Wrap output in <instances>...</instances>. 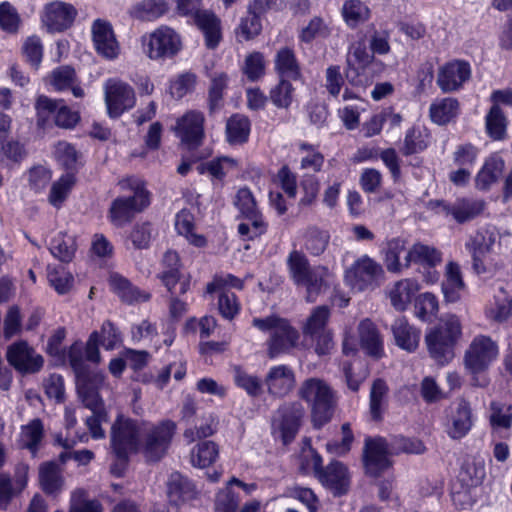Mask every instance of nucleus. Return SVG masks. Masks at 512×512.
Listing matches in <instances>:
<instances>
[{"instance_id":"nucleus-1","label":"nucleus","mask_w":512,"mask_h":512,"mask_svg":"<svg viewBox=\"0 0 512 512\" xmlns=\"http://www.w3.org/2000/svg\"><path fill=\"white\" fill-rule=\"evenodd\" d=\"M301 399L311 404L313 426L320 429L329 423L337 407V398L330 386L321 379H306L299 388Z\"/></svg>"},{"instance_id":"nucleus-2","label":"nucleus","mask_w":512,"mask_h":512,"mask_svg":"<svg viewBox=\"0 0 512 512\" xmlns=\"http://www.w3.org/2000/svg\"><path fill=\"white\" fill-rule=\"evenodd\" d=\"M290 270L298 288L305 290V300L309 303L317 301L331 284V275L325 267L311 268L304 254L294 251L290 253Z\"/></svg>"},{"instance_id":"nucleus-3","label":"nucleus","mask_w":512,"mask_h":512,"mask_svg":"<svg viewBox=\"0 0 512 512\" xmlns=\"http://www.w3.org/2000/svg\"><path fill=\"white\" fill-rule=\"evenodd\" d=\"M461 336V324L456 315H447L425 335L429 355L444 365L454 358V348Z\"/></svg>"},{"instance_id":"nucleus-4","label":"nucleus","mask_w":512,"mask_h":512,"mask_svg":"<svg viewBox=\"0 0 512 512\" xmlns=\"http://www.w3.org/2000/svg\"><path fill=\"white\" fill-rule=\"evenodd\" d=\"M498 356L497 344L487 336L479 335L470 343L464 355L465 369L472 375L474 386L486 387L488 379L485 373Z\"/></svg>"},{"instance_id":"nucleus-5","label":"nucleus","mask_w":512,"mask_h":512,"mask_svg":"<svg viewBox=\"0 0 512 512\" xmlns=\"http://www.w3.org/2000/svg\"><path fill=\"white\" fill-rule=\"evenodd\" d=\"M142 52L153 61L173 58L182 49L180 35L171 27L161 25L140 38Z\"/></svg>"},{"instance_id":"nucleus-6","label":"nucleus","mask_w":512,"mask_h":512,"mask_svg":"<svg viewBox=\"0 0 512 512\" xmlns=\"http://www.w3.org/2000/svg\"><path fill=\"white\" fill-rule=\"evenodd\" d=\"M175 431L176 423L171 420L143 425L138 451L149 461L160 460L167 453Z\"/></svg>"},{"instance_id":"nucleus-7","label":"nucleus","mask_w":512,"mask_h":512,"mask_svg":"<svg viewBox=\"0 0 512 512\" xmlns=\"http://www.w3.org/2000/svg\"><path fill=\"white\" fill-rule=\"evenodd\" d=\"M142 428L131 418L118 414L110 432L111 448L118 460L125 462L131 453L139 450Z\"/></svg>"},{"instance_id":"nucleus-8","label":"nucleus","mask_w":512,"mask_h":512,"mask_svg":"<svg viewBox=\"0 0 512 512\" xmlns=\"http://www.w3.org/2000/svg\"><path fill=\"white\" fill-rule=\"evenodd\" d=\"M37 123L44 127L53 118L56 126L64 129H72L80 120L79 113L68 107L64 100H55L45 95L37 97L35 102Z\"/></svg>"},{"instance_id":"nucleus-9","label":"nucleus","mask_w":512,"mask_h":512,"mask_svg":"<svg viewBox=\"0 0 512 512\" xmlns=\"http://www.w3.org/2000/svg\"><path fill=\"white\" fill-rule=\"evenodd\" d=\"M134 195L118 198L110 208V218L115 222H130L136 213L141 212L150 203L149 192L139 180H129Z\"/></svg>"},{"instance_id":"nucleus-10","label":"nucleus","mask_w":512,"mask_h":512,"mask_svg":"<svg viewBox=\"0 0 512 512\" xmlns=\"http://www.w3.org/2000/svg\"><path fill=\"white\" fill-rule=\"evenodd\" d=\"M252 325L261 332L269 333L267 341V353L269 358L274 359L284 354L288 343V321L276 315L265 318L255 317Z\"/></svg>"},{"instance_id":"nucleus-11","label":"nucleus","mask_w":512,"mask_h":512,"mask_svg":"<svg viewBox=\"0 0 512 512\" xmlns=\"http://www.w3.org/2000/svg\"><path fill=\"white\" fill-rule=\"evenodd\" d=\"M105 103L110 117L117 118L136 103L135 92L126 82L111 78L104 84Z\"/></svg>"},{"instance_id":"nucleus-12","label":"nucleus","mask_w":512,"mask_h":512,"mask_svg":"<svg viewBox=\"0 0 512 512\" xmlns=\"http://www.w3.org/2000/svg\"><path fill=\"white\" fill-rule=\"evenodd\" d=\"M8 363L21 374L38 373L44 365V358L27 341L19 340L7 347Z\"/></svg>"},{"instance_id":"nucleus-13","label":"nucleus","mask_w":512,"mask_h":512,"mask_svg":"<svg viewBox=\"0 0 512 512\" xmlns=\"http://www.w3.org/2000/svg\"><path fill=\"white\" fill-rule=\"evenodd\" d=\"M181 261L176 251L168 250L161 260V271L158 279L166 287L170 294L174 293L176 285L180 284V294H185L191 285L190 275L181 272Z\"/></svg>"},{"instance_id":"nucleus-14","label":"nucleus","mask_w":512,"mask_h":512,"mask_svg":"<svg viewBox=\"0 0 512 512\" xmlns=\"http://www.w3.org/2000/svg\"><path fill=\"white\" fill-rule=\"evenodd\" d=\"M390 454H393L390 450V442L385 438H367L363 449V462L366 473L372 477H377L390 466L388 459Z\"/></svg>"},{"instance_id":"nucleus-15","label":"nucleus","mask_w":512,"mask_h":512,"mask_svg":"<svg viewBox=\"0 0 512 512\" xmlns=\"http://www.w3.org/2000/svg\"><path fill=\"white\" fill-rule=\"evenodd\" d=\"M204 114L197 110L184 113L173 128L177 137L190 148L201 145L204 138Z\"/></svg>"},{"instance_id":"nucleus-16","label":"nucleus","mask_w":512,"mask_h":512,"mask_svg":"<svg viewBox=\"0 0 512 512\" xmlns=\"http://www.w3.org/2000/svg\"><path fill=\"white\" fill-rule=\"evenodd\" d=\"M471 77L470 64L464 60H452L440 66L437 85L444 93H450L463 87Z\"/></svg>"},{"instance_id":"nucleus-17","label":"nucleus","mask_w":512,"mask_h":512,"mask_svg":"<svg viewBox=\"0 0 512 512\" xmlns=\"http://www.w3.org/2000/svg\"><path fill=\"white\" fill-rule=\"evenodd\" d=\"M381 273L382 269L377 263L364 257L347 270L345 280L352 290L361 292L373 288Z\"/></svg>"},{"instance_id":"nucleus-18","label":"nucleus","mask_w":512,"mask_h":512,"mask_svg":"<svg viewBox=\"0 0 512 512\" xmlns=\"http://www.w3.org/2000/svg\"><path fill=\"white\" fill-rule=\"evenodd\" d=\"M374 60V55L368 51L364 42L353 43L347 55L345 77L353 86H363L365 80L363 71Z\"/></svg>"},{"instance_id":"nucleus-19","label":"nucleus","mask_w":512,"mask_h":512,"mask_svg":"<svg viewBox=\"0 0 512 512\" xmlns=\"http://www.w3.org/2000/svg\"><path fill=\"white\" fill-rule=\"evenodd\" d=\"M92 38L95 50L105 59H116L120 53V46L116 40L112 25L101 19L92 25Z\"/></svg>"},{"instance_id":"nucleus-20","label":"nucleus","mask_w":512,"mask_h":512,"mask_svg":"<svg viewBox=\"0 0 512 512\" xmlns=\"http://www.w3.org/2000/svg\"><path fill=\"white\" fill-rule=\"evenodd\" d=\"M77 10L69 3L54 1L45 6L42 21L51 32L69 28L75 20Z\"/></svg>"},{"instance_id":"nucleus-21","label":"nucleus","mask_w":512,"mask_h":512,"mask_svg":"<svg viewBox=\"0 0 512 512\" xmlns=\"http://www.w3.org/2000/svg\"><path fill=\"white\" fill-rule=\"evenodd\" d=\"M320 482L329 489L334 496L345 495L350 488V475L347 467L334 461L318 472Z\"/></svg>"},{"instance_id":"nucleus-22","label":"nucleus","mask_w":512,"mask_h":512,"mask_svg":"<svg viewBox=\"0 0 512 512\" xmlns=\"http://www.w3.org/2000/svg\"><path fill=\"white\" fill-rule=\"evenodd\" d=\"M494 230V228L489 229L488 227H482L477 231L476 235L472 237L471 241L466 244L467 248L472 253L473 269L477 274L486 271L483 258L496 241L497 234Z\"/></svg>"},{"instance_id":"nucleus-23","label":"nucleus","mask_w":512,"mask_h":512,"mask_svg":"<svg viewBox=\"0 0 512 512\" xmlns=\"http://www.w3.org/2000/svg\"><path fill=\"white\" fill-rule=\"evenodd\" d=\"M437 206L438 213L451 214L457 222H465L481 214L485 208V202L483 200L461 198L457 199L452 205L441 201L437 202Z\"/></svg>"},{"instance_id":"nucleus-24","label":"nucleus","mask_w":512,"mask_h":512,"mask_svg":"<svg viewBox=\"0 0 512 512\" xmlns=\"http://www.w3.org/2000/svg\"><path fill=\"white\" fill-rule=\"evenodd\" d=\"M275 72L278 82L270 90V99L277 107L288 106V48H282L276 56Z\"/></svg>"},{"instance_id":"nucleus-25","label":"nucleus","mask_w":512,"mask_h":512,"mask_svg":"<svg viewBox=\"0 0 512 512\" xmlns=\"http://www.w3.org/2000/svg\"><path fill=\"white\" fill-rule=\"evenodd\" d=\"M358 333L361 347L366 353L376 359L383 356V339L376 325L370 319L359 323Z\"/></svg>"},{"instance_id":"nucleus-26","label":"nucleus","mask_w":512,"mask_h":512,"mask_svg":"<svg viewBox=\"0 0 512 512\" xmlns=\"http://www.w3.org/2000/svg\"><path fill=\"white\" fill-rule=\"evenodd\" d=\"M472 427V411L470 404L460 399L457 407L451 416V425L447 429L448 435L452 439L463 438Z\"/></svg>"},{"instance_id":"nucleus-27","label":"nucleus","mask_w":512,"mask_h":512,"mask_svg":"<svg viewBox=\"0 0 512 512\" xmlns=\"http://www.w3.org/2000/svg\"><path fill=\"white\" fill-rule=\"evenodd\" d=\"M391 329L397 346L408 352L416 350L419 345L420 331L410 325L404 317L397 318Z\"/></svg>"},{"instance_id":"nucleus-28","label":"nucleus","mask_w":512,"mask_h":512,"mask_svg":"<svg viewBox=\"0 0 512 512\" xmlns=\"http://www.w3.org/2000/svg\"><path fill=\"white\" fill-rule=\"evenodd\" d=\"M195 22L205 37V44L209 49H214L221 41V22L212 12L203 10L196 14Z\"/></svg>"},{"instance_id":"nucleus-29","label":"nucleus","mask_w":512,"mask_h":512,"mask_svg":"<svg viewBox=\"0 0 512 512\" xmlns=\"http://www.w3.org/2000/svg\"><path fill=\"white\" fill-rule=\"evenodd\" d=\"M168 11L169 5L165 0H141L131 6L128 14L136 20L154 21Z\"/></svg>"},{"instance_id":"nucleus-30","label":"nucleus","mask_w":512,"mask_h":512,"mask_svg":"<svg viewBox=\"0 0 512 512\" xmlns=\"http://www.w3.org/2000/svg\"><path fill=\"white\" fill-rule=\"evenodd\" d=\"M39 484L48 495H58L64 488V478L54 462L42 463L39 467Z\"/></svg>"},{"instance_id":"nucleus-31","label":"nucleus","mask_w":512,"mask_h":512,"mask_svg":"<svg viewBox=\"0 0 512 512\" xmlns=\"http://www.w3.org/2000/svg\"><path fill=\"white\" fill-rule=\"evenodd\" d=\"M108 282L110 289L127 303L143 302L150 298L148 293L139 291L125 277L118 273H111Z\"/></svg>"},{"instance_id":"nucleus-32","label":"nucleus","mask_w":512,"mask_h":512,"mask_svg":"<svg viewBox=\"0 0 512 512\" xmlns=\"http://www.w3.org/2000/svg\"><path fill=\"white\" fill-rule=\"evenodd\" d=\"M167 497L171 505L177 506L194 497L192 484L179 473L170 475L167 482Z\"/></svg>"},{"instance_id":"nucleus-33","label":"nucleus","mask_w":512,"mask_h":512,"mask_svg":"<svg viewBox=\"0 0 512 512\" xmlns=\"http://www.w3.org/2000/svg\"><path fill=\"white\" fill-rule=\"evenodd\" d=\"M418 290L419 284L415 280L403 279L396 282L389 293L392 306L398 311H404Z\"/></svg>"},{"instance_id":"nucleus-34","label":"nucleus","mask_w":512,"mask_h":512,"mask_svg":"<svg viewBox=\"0 0 512 512\" xmlns=\"http://www.w3.org/2000/svg\"><path fill=\"white\" fill-rule=\"evenodd\" d=\"M44 435V427L39 419H33L21 427L18 443L22 448L28 449L33 456L36 455Z\"/></svg>"},{"instance_id":"nucleus-35","label":"nucleus","mask_w":512,"mask_h":512,"mask_svg":"<svg viewBox=\"0 0 512 512\" xmlns=\"http://www.w3.org/2000/svg\"><path fill=\"white\" fill-rule=\"evenodd\" d=\"M84 346L81 342H75L68 351L69 363L76 374L77 391L86 395L88 378L85 375Z\"/></svg>"},{"instance_id":"nucleus-36","label":"nucleus","mask_w":512,"mask_h":512,"mask_svg":"<svg viewBox=\"0 0 512 512\" xmlns=\"http://www.w3.org/2000/svg\"><path fill=\"white\" fill-rule=\"evenodd\" d=\"M442 261V254L433 247L415 244L407 252L405 256V267H408L411 262L418 263L423 267L426 266H437Z\"/></svg>"},{"instance_id":"nucleus-37","label":"nucleus","mask_w":512,"mask_h":512,"mask_svg":"<svg viewBox=\"0 0 512 512\" xmlns=\"http://www.w3.org/2000/svg\"><path fill=\"white\" fill-rule=\"evenodd\" d=\"M219 456V447L213 441H203L196 444L190 454L191 464L198 468L211 466Z\"/></svg>"},{"instance_id":"nucleus-38","label":"nucleus","mask_w":512,"mask_h":512,"mask_svg":"<svg viewBox=\"0 0 512 512\" xmlns=\"http://www.w3.org/2000/svg\"><path fill=\"white\" fill-rule=\"evenodd\" d=\"M234 204L242 216L252 222L251 224H261V215L250 189L240 188L236 193Z\"/></svg>"},{"instance_id":"nucleus-39","label":"nucleus","mask_w":512,"mask_h":512,"mask_svg":"<svg viewBox=\"0 0 512 512\" xmlns=\"http://www.w3.org/2000/svg\"><path fill=\"white\" fill-rule=\"evenodd\" d=\"M441 287L446 301L456 302L459 299V291L464 288V282L456 263L450 262L447 265L445 280Z\"/></svg>"},{"instance_id":"nucleus-40","label":"nucleus","mask_w":512,"mask_h":512,"mask_svg":"<svg viewBox=\"0 0 512 512\" xmlns=\"http://www.w3.org/2000/svg\"><path fill=\"white\" fill-rule=\"evenodd\" d=\"M459 103L455 98H443L434 101L429 109L431 120L444 125L458 114Z\"/></svg>"},{"instance_id":"nucleus-41","label":"nucleus","mask_w":512,"mask_h":512,"mask_svg":"<svg viewBox=\"0 0 512 512\" xmlns=\"http://www.w3.org/2000/svg\"><path fill=\"white\" fill-rule=\"evenodd\" d=\"M85 375L88 378L86 395L80 391H78V394L86 407L89 409H95L102 404L98 390L104 386L105 377L101 372H89L87 367L85 368Z\"/></svg>"},{"instance_id":"nucleus-42","label":"nucleus","mask_w":512,"mask_h":512,"mask_svg":"<svg viewBox=\"0 0 512 512\" xmlns=\"http://www.w3.org/2000/svg\"><path fill=\"white\" fill-rule=\"evenodd\" d=\"M280 189L285 193L288 192V167L286 165H284L274 177L269 192L271 206L276 209L278 214H283L286 211V201Z\"/></svg>"},{"instance_id":"nucleus-43","label":"nucleus","mask_w":512,"mask_h":512,"mask_svg":"<svg viewBox=\"0 0 512 512\" xmlns=\"http://www.w3.org/2000/svg\"><path fill=\"white\" fill-rule=\"evenodd\" d=\"M503 166L504 162L500 158L491 157L487 159L476 176V187L480 190H487L491 184L497 181L503 170Z\"/></svg>"},{"instance_id":"nucleus-44","label":"nucleus","mask_w":512,"mask_h":512,"mask_svg":"<svg viewBox=\"0 0 512 512\" xmlns=\"http://www.w3.org/2000/svg\"><path fill=\"white\" fill-rule=\"evenodd\" d=\"M250 133V122L243 115H233L226 123L227 140L231 144H240L247 141Z\"/></svg>"},{"instance_id":"nucleus-45","label":"nucleus","mask_w":512,"mask_h":512,"mask_svg":"<svg viewBox=\"0 0 512 512\" xmlns=\"http://www.w3.org/2000/svg\"><path fill=\"white\" fill-rule=\"evenodd\" d=\"M486 132L493 140H503L506 137L507 119L499 107L493 105L485 118Z\"/></svg>"},{"instance_id":"nucleus-46","label":"nucleus","mask_w":512,"mask_h":512,"mask_svg":"<svg viewBox=\"0 0 512 512\" xmlns=\"http://www.w3.org/2000/svg\"><path fill=\"white\" fill-rule=\"evenodd\" d=\"M298 462V469L301 473H308L314 471L317 475L321 467L320 455L311 447V440L309 438L303 439L300 454L296 458Z\"/></svg>"},{"instance_id":"nucleus-47","label":"nucleus","mask_w":512,"mask_h":512,"mask_svg":"<svg viewBox=\"0 0 512 512\" xmlns=\"http://www.w3.org/2000/svg\"><path fill=\"white\" fill-rule=\"evenodd\" d=\"M261 31L262 23L260 16L247 9L246 15L240 19L239 25L235 30L237 40L239 42L250 41L257 37Z\"/></svg>"},{"instance_id":"nucleus-48","label":"nucleus","mask_w":512,"mask_h":512,"mask_svg":"<svg viewBox=\"0 0 512 512\" xmlns=\"http://www.w3.org/2000/svg\"><path fill=\"white\" fill-rule=\"evenodd\" d=\"M49 284L58 294H66L73 286L74 278L64 266H49L47 270Z\"/></svg>"},{"instance_id":"nucleus-49","label":"nucleus","mask_w":512,"mask_h":512,"mask_svg":"<svg viewBox=\"0 0 512 512\" xmlns=\"http://www.w3.org/2000/svg\"><path fill=\"white\" fill-rule=\"evenodd\" d=\"M49 249L55 258L70 261L75 252V242L72 236L58 232L50 241Z\"/></svg>"},{"instance_id":"nucleus-50","label":"nucleus","mask_w":512,"mask_h":512,"mask_svg":"<svg viewBox=\"0 0 512 512\" xmlns=\"http://www.w3.org/2000/svg\"><path fill=\"white\" fill-rule=\"evenodd\" d=\"M238 168L237 160L230 157H219L210 162L200 164L197 169L202 174L208 172L216 179H222L225 175Z\"/></svg>"},{"instance_id":"nucleus-51","label":"nucleus","mask_w":512,"mask_h":512,"mask_svg":"<svg viewBox=\"0 0 512 512\" xmlns=\"http://www.w3.org/2000/svg\"><path fill=\"white\" fill-rule=\"evenodd\" d=\"M428 138L425 130L419 127L410 128L405 135L402 153L408 156L423 151L428 147Z\"/></svg>"},{"instance_id":"nucleus-52","label":"nucleus","mask_w":512,"mask_h":512,"mask_svg":"<svg viewBox=\"0 0 512 512\" xmlns=\"http://www.w3.org/2000/svg\"><path fill=\"white\" fill-rule=\"evenodd\" d=\"M342 15L350 27H356L369 18L370 10L359 0H348L342 7Z\"/></svg>"},{"instance_id":"nucleus-53","label":"nucleus","mask_w":512,"mask_h":512,"mask_svg":"<svg viewBox=\"0 0 512 512\" xmlns=\"http://www.w3.org/2000/svg\"><path fill=\"white\" fill-rule=\"evenodd\" d=\"M266 384L270 393L285 395L288 385V369L285 365H277L270 368L266 376Z\"/></svg>"},{"instance_id":"nucleus-54","label":"nucleus","mask_w":512,"mask_h":512,"mask_svg":"<svg viewBox=\"0 0 512 512\" xmlns=\"http://www.w3.org/2000/svg\"><path fill=\"white\" fill-rule=\"evenodd\" d=\"M74 184L75 176L72 173H66L60 177L51 187L49 202L54 207H59L66 200Z\"/></svg>"},{"instance_id":"nucleus-55","label":"nucleus","mask_w":512,"mask_h":512,"mask_svg":"<svg viewBox=\"0 0 512 512\" xmlns=\"http://www.w3.org/2000/svg\"><path fill=\"white\" fill-rule=\"evenodd\" d=\"M388 392V387L384 380H374L370 391V413L374 421L382 418V406Z\"/></svg>"},{"instance_id":"nucleus-56","label":"nucleus","mask_w":512,"mask_h":512,"mask_svg":"<svg viewBox=\"0 0 512 512\" xmlns=\"http://www.w3.org/2000/svg\"><path fill=\"white\" fill-rule=\"evenodd\" d=\"M233 378L235 384L245 390L250 396H257L261 391V380L253 374H249L240 366L233 368Z\"/></svg>"},{"instance_id":"nucleus-57","label":"nucleus","mask_w":512,"mask_h":512,"mask_svg":"<svg viewBox=\"0 0 512 512\" xmlns=\"http://www.w3.org/2000/svg\"><path fill=\"white\" fill-rule=\"evenodd\" d=\"M328 317L329 309L327 306L322 305L316 307L308 317L307 322L303 328L305 336H310L313 338L315 334L325 332V325Z\"/></svg>"},{"instance_id":"nucleus-58","label":"nucleus","mask_w":512,"mask_h":512,"mask_svg":"<svg viewBox=\"0 0 512 512\" xmlns=\"http://www.w3.org/2000/svg\"><path fill=\"white\" fill-rule=\"evenodd\" d=\"M69 512H103L102 505L97 500H88L83 489L71 493Z\"/></svg>"},{"instance_id":"nucleus-59","label":"nucleus","mask_w":512,"mask_h":512,"mask_svg":"<svg viewBox=\"0 0 512 512\" xmlns=\"http://www.w3.org/2000/svg\"><path fill=\"white\" fill-rule=\"evenodd\" d=\"M390 450L393 454H422L426 448L419 439L395 436L390 441Z\"/></svg>"},{"instance_id":"nucleus-60","label":"nucleus","mask_w":512,"mask_h":512,"mask_svg":"<svg viewBox=\"0 0 512 512\" xmlns=\"http://www.w3.org/2000/svg\"><path fill=\"white\" fill-rule=\"evenodd\" d=\"M438 312V300L434 294L426 292L415 300V314L423 321L430 320Z\"/></svg>"},{"instance_id":"nucleus-61","label":"nucleus","mask_w":512,"mask_h":512,"mask_svg":"<svg viewBox=\"0 0 512 512\" xmlns=\"http://www.w3.org/2000/svg\"><path fill=\"white\" fill-rule=\"evenodd\" d=\"M243 73L250 81H257L265 73V60L260 52L248 54L244 61Z\"/></svg>"},{"instance_id":"nucleus-62","label":"nucleus","mask_w":512,"mask_h":512,"mask_svg":"<svg viewBox=\"0 0 512 512\" xmlns=\"http://www.w3.org/2000/svg\"><path fill=\"white\" fill-rule=\"evenodd\" d=\"M299 150L304 154L301 159V167L303 169H310L314 172L321 170L324 157L313 145L301 142L299 143Z\"/></svg>"},{"instance_id":"nucleus-63","label":"nucleus","mask_w":512,"mask_h":512,"mask_svg":"<svg viewBox=\"0 0 512 512\" xmlns=\"http://www.w3.org/2000/svg\"><path fill=\"white\" fill-rule=\"evenodd\" d=\"M238 506L239 498L230 487L226 485L217 492L214 503L215 512H237Z\"/></svg>"},{"instance_id":"nucleus-64","label":"nucleus","mask_w":512,"mask_h":512,"mask_svg":"<svg viewBox=\"0 0 512 512\" xmlns=\"http://www.w3.org/2000/svg\"><path fill=\"white\" fill-rule=\"evenodd\" d=\"M478 157V149L470 144H462L457 146L453 153V163L459 167L468 168L473 166Z\"/></svg>"}]
</instances>
